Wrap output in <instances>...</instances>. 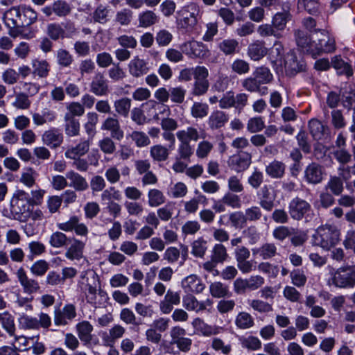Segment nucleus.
Listing matches in <instances>:
<instances>
[{
	"label": "nucleus",
	"mask_w": 355,
	"mask_h": 355,
	"mask_svg": "<svg viewBox=\"0 0 355 355\" xmlns=\"http://www.w3.org/2000/svg\"><path fill=\"white\" fill-rule=\"evenodd\" d=\"M76 332L78 338L83 345L89 344L92 340V331L94 330L93 325L87 320L78 322L76 325Z\"/></svg>",
	"instance_id": "obj_25"
},
{
	"label": "nucleus",
	"mask_w": 355,
	"mask_h": 355,
	"mask_svg": "<svg viewBox=\"0 0 355 355\" xmlns=\"http://www.w3.org/2000/svg\"><path fill=\"white\" fill-rule=\"evenodd\" d=\"M207 250V243L203 238H199L191 244V254L199 258H202Z\"/></svg>",
	"instance_id": "obj_56"
},
{
	"label": "nucleus",
	"mask_w": 355,
	"mask_h": 355,
	"mask_svg": "<svg viewBox=\"0 0 355 355\" xmlns=\"http://www.w3.org/2000/svg\"><path fill=\"white\" fill-rule=\"evenodd\" d=\"M249 95L245 93H238L234 94L232 91H228L223 94L219 101V107L221 109L235 108L241 112L248 104Z\"/></svg>",
	"instance_id": "obj_8"
},
{
	"label": "nucleus",
	"mask_w": 355,
	"mask_h": 355,
	"mask_svg": "<svg viewBox=\"0 0 355 355\" xmlns=\"http://www.w3.org/2000/svg\"><path fill=\"white\" fill-rule=\"evenodd\" d=\"M71 11V6L63 0H57L52 4L42 8V12L48 17H51L53 14L59 17H64L69 15Z\"/></svg>",
	"instance_id": "obj_12"
},
{
	"label": "nucleus",
	"mask_w": 355,
	"mask_h": 355,
	"mask_svg": "<svg viewBox=\"0 0 355 355\" xmlns=\"http://www.w3.org/2000/svg\"><path fill=\"white\" fill-rule=\"evenodd\" d=\"M89 142L87 139H81L75 146H69L64 153L68 159H75L85 155L89 149Z\"/></svg>",
	"instance_id": "obj_28"
},
{
	"label": "nucleus",
	"mask_w": 355,
	"mask_h": 355,
	"mask_svg": "<svg viewBox=\"0 0 355 355\" xmlns=\"http://www.w3.org/2000/svg\"><path fill=\"white\" fill-rule=\"evenodd\" d=\"M31 207L30 193L23 189L16 190L10 200V211L14 218L26 220L30 215Z\"/></svg>",
	"instance_id": "obj_4"
},
{
	"label": "nucleus",
	"mask_w": 355,
	"mask_h": 355,
	"mask_svg": "<svg viewBox=\"0 0 355 355\" xmlns=\"http://www.w3.org/2000/svg\"><path fill=\"white\" fill-rule=\"evenodd\" d=\"M90 92L97 96L108 94L110 92L108 81L102 73L98 72L92 78L90 83Z\"/></svg>",
	"instance_id": "obj_19"
},
{
	"label": "nucleus",
	"mask_w": 355,
	"mask_h": 355,
	"mask_svg": "<svg viewBox=\"0 0 355 355\" xmlns=\"http://www.w3.org/2000/svg\"><path fill=\"white\" fill-rule=\"evenodd\" d=\"M254 255L258 254L263 259H269L277 254V247L274 243H266L259 248L252 250Z\"/></svg>",
	"instance_id": "obj_34"
},
{
	"label": "nucleus",
	"mask_w": 355,
	"mask_h": 355,
	"mask_svg": "<svg viewBox=\"0 0 355 355\" xmlns=\"http://www.w3.org/2000/svg\"><path fill=\"white\" fill-rule=\"evenodd\" d=\"M148 204L150 207H157L164 204L166 197L163 192L157 189H150L148 191Z\"/></svg>",
	"instance_id": "obj_46"
},
{
	"label": "nucleus",
	"mask_w": 355,
	"mask_h": 355,
	"mask_svg": "<svg viewBox=\"0 0 355 355\" xmlns=\"http://www.w3.org/2000/svg\"><path fill=\"white\" fill-rule=\"evenodd\" d=\"M101 129L110 132L111 137L117 141H121L123 138L124 132L115 114L107 117L102 123Z\"/></svg>",
	"instance_id": "obj_15"
},
{
	"label": "nucleus",
	"mask_w": 355,
	"mask_h": 355,
	"mask_svg": "<svg viewBox=\"0 0 355 355\" xmlns=\"http://www.w3.org/2000/svg\"><path fill=\"white\" fill-rule=\"evenodd\" d=\"M268 53V49L265 46L264 42L256 40L251 43L247 50L248 57L253 61L261 60Z\"/></svg>",
	"instance_id": "obj_26"
},
{
	"label": "nucleus",
	"mask_w": 355,
	"mask_h": 355,
	"mask_svg": "<svg viewBox=\"0 0 355 355\" xmlns=\"http://www.w3.org/2000/svg\"><path fill=\"white\" fill-rule=\"evenodd\" d=\"M31 66L35 76L44 78L49 76L50 64L46 60L33 59L31 61Z\"/></svg>",
	"instance_id": "obj_32"
},
{
	"label": "nucleus",
	"mask_w": 355,
	"mask_h": 355,
	"mask_svg": "<svg viewBox=\"0 0 355 355\" xmlns=\"http://www.w3.org/2000/svg\"><path fill=\"white\" fill-rule=\"evenodd\" d=\"M332 284L341 288L355 286V265L338 268L332 276Z\"/></svg>",
	"instance_id": "obj_7"
},
{
	"label": "nucleus",
	"mask_w": 355,
	"mask_h": 355,
	"mask_svg": "<svg viewBox=\"0 0 355 355\" xmlns=\"http://www.w3.org/2000/svg\"><path fill=\"white\" fill-rule=\"evenodd\" d=\"M38 318L22 314L18 318L19 329L24 330H38L40 328L48 329L51 325V317L45 313H40Z\"/></svg>",
	"instance_id": "obj_6"
},
{
	"label": "nucleus",
	"mask_w": 355,
	"mask_h": 355,
	"mask_svg": "<svg viewBox=\"0 0 355 355\" xmlns=\"http://www.w3.org/2000/svg\"><path fill=\"white\" fill-rule=\"evenodd\" d=\"M58 118L57 113L49 108H44L40 112L32 113L33 123L37 126H42L44 124L52 123Z\"/></svg>",
	"instance_id": "obj_23"
},
{
	"label": "nucleus",
	"mask_w": 355,
	"mask_h": 355,
	"mask_svg": "<svg viewBox=\"0 0 355 355\" xmlns=\"http://www.w3.org/2000/svg\"><path fill=\"white\" fill-rule=\"evenodd\" d=\"M64 119L66 121L64 128L66 135L69 137L78 135L80 131V123L78 121L69 114H66Z\"/></svg>",
	"instance_id": "obj_55"
},
{
	"label": "nucleus",
	"mask_w": 355,
	"mask_h": 355,
	"mask_svg": "<svg viewBox=\"0 0 355 355\" xmlns=\"http://www.w3.org/2000/svg\"><path fill=\"white\" fill-rule=\"evenodd\" d=\"M3 20L5 25L10 30L15 27L21 26V20L19 8L12 7L7 10L3 14Z\"/></svg>",
	"instance_id": "obj_30"
},
{
	"label": "nucleus",
	"mask_w": 355,
	"mask_h": 355,
	"mask_svg": "<svg viewBox=\"0 0 355 355\" xmlns=\"http://www.w3.org/2000/svg\"><path fill=\"white\" fill-rule=\"evenodd\" d=\"M231 69L238 75L248 73L250 70V64L245 60L236 58L231 64Z\"/></svg>",
	"instance_id": "obj_57"
},
{
	"label": "nucleus",
	"mask_w": 355,
	"mask_h": 355,
	"mask_svg": "<svg viewBox=\"0 0 355 355\" xmlns=\"http://www.w3.org/2000/svg\"><path fill=\"white\" fill-rule=\"evenodd\" d=\"M290 17L291 14L288 11L278 12L272 17V25L276 31L280 33L285 29Z\"/></svg>",
	"instance_id": "obj_45"
},
{
	"label": "nucleus",
	"mask_w": 355,
	"mask_h": 355,
	"mask_svg": "<svg viewBox=\"0 0 355 355\" xmlns=\"http://www.w3.org/2000/svg\"><path fill=\"white\" fill-rule=\"evenodd\" d=\"M210 258L223 264L230 257L226 247L223 243H216L210 252Z\"/></svg>",
	"instance_id": "obj_38"
},
{
	"label": "nucleus",
	"mask_w": 355,
	"mask_h": 355,
	"mask_svg": "<svg viewBox=\"0 0 355 355\" xmlns=\"http://www.w3.org/2000/svg\"><path fill=\"white\" fill-rule=\"evenodd\" d=\"M133 17V12L128 8H123L117 12L115 16V21L121 26L130 24Z\"/></svg>",
	"instance_id": "obj_64"
},
{
	"label": "nucleus",
	"mask_w": 355,
	"mask_h": 355,
	"mask_svg": "<svg viewBox=\"0 0 355 355\" xmlns=\"http://www.w3.org/2000/svg\"><path fill=\"white\" fill-rule=\"evenodd\" d=\"M57 226L59 230L64 232H74L76 236L83 239V240L76 238L71 239L70 246L64 254L67 259L71 261L81 259L88 239L89 229L87 226L82 223L77 216H71L67 221L58 223Z\"/></svg>",
	"instance_id": "obj_1"
},
{
	"label": "nucleus",
	"mask_w": 355,
	"mask_h": 355,
	"mask_svg": "<svg viewBox=\"0 0 355 355\" xmlns=\"http://www.w3.org/2000/svg\"><path fill=\"white\" fill-rule=\"evenodd\" d=\"M158 16L151 10L141 12L138 15L139 27L148 28L158 22Z\"/></svg>",
	"instance_id": "obj_42"
},
{
	"label": "nucleus",
	"mask_w": 355,
	"mask_h": 355,
	"mask_svg": "<svg viewBox=\"0 0 355 355\" xmlns=\"http://www.w3.org/2000/svg\"><path fill=\"white\" fill-rule=\"evenodd\" d=\"M209 112V105L207 103L195 102L191 108V114L193 118L202 119Z\"/></svg>",
	"instance_id": "obj_62"
},
{
	"label": "nucleus",
	"mask_w": 355,
	"mask_h": 355,
	"mask_svg": "<svg viewBox=\"0 0 355 355\" xmlns=\"http://www.w3.org/2000/svg\"><path fill=\"white\" fill-rule=\"evenodd\" d=\"M150 155L154 161L164 162L169 156V150L163 145L156 144L150 147Z\"/></svg>",
	"instance_id": "obj_47"
},
{
	"label": "nucleus",
	"mask_w": 355,
	"mask_h": 355,
	"mask_svg": "<svg viewBox=\"0 0 355 355\" xmlns=\"http://www.w3.org/2000/svg\"><path fill=\"white\" fill-rule=\"evenodd\" d=\"M294 35L297 46L303 51L311 55L314 41L311 40L310 36L306 32L300 29L295 30Z\"/></svg>",
	"instance_id": "obj_31"
},
{
	"label": "nucleus",
	"mask_w": 355,
	"mask_h": 355,
	"mask_svg": "<svg viewBox=\"0 0 355 355\" xmlns=\"http://www.w3.org/2000/svg\"><path fill=\"white\" fill-rule=\"evenodd\" d=\"M319 35L311 50V55L316 57L323 53H331L335 51L336 45L334 37L327 30H319Z\"/></svg>",
	"instance_id": "obj_5"
},
{
	"label": "nucleus",
	"mask_w": 355,
	"mask_h": 355,
	"mask_svg": "<svg viewBox=\"0 0 355 355\" xmlns=\"http://www.w3.org/2000/svg\"><path fill=\"white\" fill-rule=\"evenodd\" d=\"M47 34L53 40H58L60 37H69L70 36L65 35L63 28L57 23H51L47 26Z\"/></svg>",
	"instance_id": "obj_60"
},
{
	"label": "nucleus",
	"mask_w": 355,
	"mask_h": 355,
	"mask_svg": "<svg viewBox=\"0 0 355 355\" xmlns=\"http://www.w3.org/2000/svg\"><path fill=\"white\" fill-rule=\"evenodd\" d=\"M129 73L134 78H140L148 73L150 67L147 60L135 56L128 65Z\"/></svg>",
	"instance_id": "obj_18"
},
{
	"label": "nucleus",
	"mask_w": 355,
	"mask_h": 355,
	"mask_svg": "<svg viewBox=\"0 0 355 355\" xmlns=\"http://www.w3.org/2000/svg\"><path fill=\"white\" fill-rule=\"evenodd\" d=\"M132 101L128 97H123L114 102L116 114L123 117H128L130 111Z\"/></svg>",
	"instance_id": "obj_43"
},
{
	"label": "nucleus",
	"mask_w": 355,
	"mask_h": 355,
	"mask_svg": "<svg viewBox=\"0 0 355 355\" xmlns=\"http://www.w3.org/2000/svg\"><path fill=\"white\" fill-rule=\"evenodd\" d=\"M182 288L187 293L199 294L205 288V284L196 275H190L182 280Z\"/></svg>",
	"instance_id": "obj_20"
},
{
	"label": "nucleus",
	"mask_w": 355,
	"mask_h": 355,
	"mask_svg": "<svg viewBox=\"0 0 355 355\" xmlns=\"http://www.w3.org/2000/svg\"><path fill=\"white\" fill-rule=\"evenodd\" d=\"M285 164L277 160H274L266 167V174L272 178H281L285 173Z\"/></svg>",
	"instance_id": "obj_40"
},
{
	"label": "nucleus",
	"mask_w": 355,
	"mask_h": 355,
	"mask_svg": "<svg viewBox=\"0 0 355 355\" xmlns=\"http://www.w3.org/2000/svg\"><path fill=\"white\" fill-rule=\"evenodd\" d=\"M234 323L238 329L245 330L250 329L254 325V320L250 313L241 311L236 315Z\"/></svg>",
	"instance_id": "obj_35"
},
{
	"label": "nucleus",
	"mask_w": 355,
	"mask_h": 355,
	"mask_svg": "<svg viewBox=\"0 0 355 355\" xmlns=\"http://www.w3.org/2000/svg\"><path fill=\"white\" fill-rule=\"evenodd\" d=\"M252 156L245 151L231 156L228 159L229 166L237 173L244 171L251 164Z\"/></svg>",
	"instance_id": "obj_13"
},
{
	"label": "nucleus",
	"mask_w": 355,
	"mask_h": 355,
	"mask_svg": "<svg viewBox=\"0 0 355 355\" xmlns=\"http://www.w3.org/2000/svg\"><path fill=\"white\" fill-rule=\"evenodd\" d=\"M310 210V204L299 197L293 198L288 204V213L296 220H302Z\"/></svg>",
	"instance_id": "obj_10"
},
{
	"label": "nucleus",
	"mask_w": 355,
	"mask_h": 355,
	"mask_svg": "<svg viewBox=\"0 0 355 355\" xmlns=\"http://www.w3.org/2000/svg\"><path fill=\"white\" fill-rule=\"evenodd\" d=\"M209 292L213 297L223 298L230 295L228 286L220 282H214L209 285Z\"/></svg>",
	"instance_id": "obj_48"
},
{
	"label": "nucleus",
	"mask_w": 355,
	"mask_h": 355,
	"mask_svg": "<svg viewBox=\"0 0 355 355\" xmlns=\"http://www.w3.org/2000/svg\"><path fill=\"white\" fill-rule=\"evenodd\" d=\"M16 277L24 293L31 295L36 293L40 290L39 282L36 279L28 277L22 267L17 270Z\"/></svg>",
	"instance_id": "obj_11"
},
{
	"label": "nucleus",
	"mask_w": 355,
	"mask_h": 355,
	"mask_svg": "<svg viewBox=\"0 0 355 355\" xmlns=\"http://www.w3.org/2000/svg\"><path fill=\"white\" fill-rule=\"evenodd\" d=\"M342 103L345 107L351 109L355 105V92L351 85L345 86L340 90Z\"/></svg>",
	"instance_id": "obj_50"
},
{
	"label": "nucleus",
	"mask_w": 355,
	"mask_h": 355,
	"mask_svg": "<svg viewBox=\"0 0 355 355\" xmlns=\"http://www.w3.org/2000/svg\"><path fill=\"white\" fill-rule=\"evenodd\" d=\"M180 49L191 58H204L207 56L209 50L202 42L192 40L184 42Z\"/></svg>",
	"instance_id": "obj_9"
},
{
	"label": "nucleus",
	"mask_w": 355,
	"mask_h": 355,
	"mask_svg": "<svg viewBox=\"0 0 355 355\" xmlns=\"http://www.w3.org/2000/svg\"><path fill=\"white\" fill-rule=\"evenodd\" d=\"M76 315V309L73 304H65L62 310L55 311L54 323L57 326H65L69 321L73 320Z\"/></svg>",
	"instance_id": "obj_14"
},
{
	"label": "nucleus",
	"mask_w": 355,
	"mask_h": 355,
	"mask_svg": "<svg viewBox=\"0 0 355 355\" xmlns=\"http://www.w3.org/2000/svg\"><path fill=\"white\" fill-rule=\"evenodd\" d=\"M248 304L254 311L259 313H267L272 311V305L261 300H248Z\"/></svg>",
	"instance_id": "obj_59"
},
{
	"label": "nucleus",
	"mask_w": 355,
	"mask_h": 355,
	"mask_svg": "<svg viewBox=\"0 0 355 355\" xmlns=\"http://www.w3.org/2000/svg\"><path fill=\"white\" fill-rule=\"evenodd\" d=\"M194 148L190 143L180 142L175 157L179 159H183L186 162H190L191 156L193 155Z\"/></svg>",
	"instance_id": "obj_54"
},
{
	"label": "nucleus",
	"mask_w": 355,
	"mask_h": 355,
	"mask_svg": "<svg viewBox=\"0 0 355 355\" xmlns=\"http://www.w3.org/2000/svg\"><path fill=\"white\" fill-rule=\"evenodd\" d=\"M304 178L307 183L318 184L323 180L322 166L315 162L309 164L304 170Z\"/></svg>",
	"instance_id": "obj_22"
},
{
	"label": "nucleus",
	"mask_w": 355,
	"mask_h": 355,
	"mask_svg": "<svg viewBox=\"0 0 355 355\" xmlns=\"http://www.w3.org/2000/svg\"><path fill=\"white\" fill-rule=\"evenodd\" d=\"M191 324L198 333L205 336H209L218 334L216 328L208 325L200 318H195Z\"/></svg>",
	"instance_id": "obj_41"
},
{
	"label": "nucleus",
	"mask_w": 355,
	"mask_h": 355,
	"mask_svg": "<svg viewBox=\"0 0 355 355\" xmlns=\"http://www.w3.org/2000/svg\"><path fill=\"white\" fill-rule=\"evenodd\" d=\"M71 241V238H68L65 234L62 232H55L49 237V243L54 248H62L67 246Z\"/></svg>",
	"instance_id": "obj_44"
},
{
	"label": "nucleus",
	"mask_w": 355,
	"mask_h": 355,
	"mask_svg": "<svg viewBox=\"0 0 355 355\" xmlns=\"http://www.w3.org/2000/svg\"><path fill=\"white\" fill-rule=\"evenodd\" d=\"M285 71L286 75L293 76L296 73L305 69V64L303 62H298L295 56L285 61Z\"/></svg>",
	"instance_id": "obj_49"
},
{
	"label": "nucleus",
	"mask_w": 355,
	"mask_h": 355,
	"mask_svg": "<svg viewBox=\"0 0 355 355\" xmlns=\"http://www.w3.org/2000/svg\"><path fill=\"white\" fill-rule=\"evenodd\" d=\"M331 65L340 75L349 77L353 75V69L348 62L343 60L340 55H336L331 58Z\"/></svg>",
	"instance_id": "obj_33"
},
{
	"label": "nucleus",
	"mask_w": 355,
	"mask_h": 355,
	"mask_svg": "<svg viewBox=\"0 0 355 355\" xmlns=\"http://www.w3.org/2000/svg\"><path fill=\"white\" fill-rule=\"evenodd\" d=\"M211 302L207 299L205 301H199L198 299L191 293L185 295L182 298V306L189 311H194L196 313H200L205 311L207 306H210Z\"/></svg>",
	"instance_id": "obj_17"
},
{
	"label": "nucleus",
	"mask_w": 355,
	"mask_h": 355,
	"mask_svg": "<svg viewBox=\"0 0 355 355\" xmlns=\"http://www.w3.org/2000/svg\"><path fill=\"white\" fill-rule=\"evenodd\" d=\"M252 75L255 77L260 85L270 83L273 80V75L269 68L265 66L258 67L253 71Z\"/></svg>",
	"instance_id": "obj_39"
},
{
	"label": "nucleus",
	"mask_w": 355,
	"mask_h": 355,
	"mask_svg": "<svg viewBox=\"0 0 355 355\" xmlns=\"http://www.w3.org/2000/svg\"><path fill=\"white\" fill-rule=\"evenodd\" d=\"M38 177L37 172L32 167H27L21 172L19 182L28 188H32L36 184Z\"/></svg>",
	"instance_id": "obj_37"
},
{
	"label": "nucleus",
	"mask_w": 355,
	"mask_h": 355,
	"mask_svg": "<svg viewBox=\"0 0 355 355\" xmlns=\"http://www.w3.org/2000/svg\"><path fill=\"white\" fill-rule=\"evenodd\" d=\"M343 182L338 176H331L325 185L326 191H330L334 195L339 196L343 191Z\"/></svg>",
	"instance_id": "obj_53"
},
{
	"label": "nucleus",
	"mask_w": 355,
	"mask_h": 355,
	"mask_svg": "<svg viewBox=\"0 0 355 355\" xmlns=\"http://www.w3.org/2000/svg\"><path fill=\"white\" fill-rule=\"evenodd\" d=\"M175 136L179 142L190 143L191 141H197L200 139H205L206 133L203 130L199 131L195 127L188 126L184 129L178 130Z\"/></svg>",
	"instance_id": "obj_16"
},
{
	"label": "nucleus",
	"mask_w": 355,
	"mask_h": 355,
	"mask_svg": "<svg viewBox=\"0 0 355 355\" xmlns=\"http://www.w3.org/2000/svg\"><path fill=\"white\" fill-rule=\"evenodd\" d=\"M49 269V263L44 259L35 261L30 268L31 272L37 277L44 276Z\"/></svg>",
	"instance_id": "obj_63"
},
{
	"label": "nucleus",
	"mask_w": 355,
	"mask_h": 355,
	"mask_svg": "<svg viewBox=\"0 0 355 355\" xmlns=\"http://www.w3.org/2000/svg\"><path fill=\"white\" fill-rule=\"evenodd\" d=\"M309 128L314 139L320 140L324 137L326 128L319 120L311 119L309 122Z\"/></svg>",
	"instance_id": "obj_52"
},
{
	"label": "nucleus",
	"mask_w": 355,
	"mask_h": 355,
	"mask_svg": "<svg viewBox=\"0 0 355 355\" xmlns=\"http://www.w3.org/2000/svg\"><path fill=\"white\" fill-rule=\"evenodd\" d=\"M3 329L8 333V334L12 337L15 334L16 327L15 324L14 317L6 311L1 313V319L0 320Z\"/></svg>",
	"instance_id": "obj_51"
},
{
	"label": "nucleus",
	"mask_w": 355,
	"mask_h": 355,
	"mask_svg": "<svg viewBox=\"0 0 355 355\" xmlns=\"http://www.w3.org/2000/svg\"><path fill=\"white\" fill-rule=\"evenodd\" d=\"M214 148V144L208 140L200 141L196 150V155L200 159H204L208 157Z\"/></svg>",
	"instance_id": "obj_58"
},
{
	"label": "nucleus",
	"mask_w": 355,
	"mask_h": 355,
	"mask_svg": "<svg viewBox=\"0 0 355 355\" xmlns=\"http://www.w3.org/2000/svg\"><path fill=\"white\" fill-rule=\"evenodd\" d=\"M66 178L70 181L69 187L77 191H85L89 188L88 182L85 178L73 170L66 173Z\"/></svg>",
	"instance_id": "obj_27"
},
{
	"label": "nucleus",
	"mask_w": 355,
	"mask_h": 355,
	"mask_svg": "<svg viewBox=\"0 0 355 355\" xmlns=\"http://www.w3.org/2000/svg\"><path fill=\"white\" fill-rule=\"evenodd\" d=\"M340 230L334 225L320 226L312 235L311 243L314 246L329 251L340 241Z\"/></svg>",
	"instance_id": "obj_2"
},
{
	"label": "nucleus",
	"mask_w": 355,
	"mask_h": 355,
	"mask_svg": "<svg viewBox=\"0 0 355 355\" xmlns=\"http://www.w3.org/2000/svg\"><path fill=\"white\" fill-rule=\"evenodd\" d=\"M228 121L229 116L227 113L221 110H215L209 115L207 124L211 130H214L224 127Z\"/></svg>",
	"instance_id": "obj_24"
},
{
	"label": "nucleus",
	"mask_w": 355,
	"mask_h": 355,
	"mask_svg": "<svg viewBox=\"0 0 355 355\" xmlns=\"http://www.w3.org/2000/svg\"><path fill=\"white\" fill-rule=\"evenodd\" d=\"M63 139L62 133L55 128L46 130L42 135V142L51 148H57L60 146Z\"/></svg>",
	"instance_id": "obj_21"
},
{
	"label": "nucleus",
	"mask_w": 355,
	"mask_h": 355,
	"mask_svg": "<svg viewBox=\"0 0 355 355\" xmlns=\"http://www.w3.org/2000/svg\"><path fill=\"white\" fill-rule=\"evenodd\" d=\"M177 24L187 32L193 30L202 18V11L196 3H189L178 12Z\"/></svg>",
	"instance_id": "obj_3"
},
{
	"label": "nucleus",
	"mask_w": 355,
	"mask_h": 355,
	"mask_svg": "<svg viewBox=\"0 0 355 355\" xmlns=\"http://www.w3.org/2000/svg\"><path fill=\"white\" fill-rule=\"evenodd\" d=\"M21 26H28L35 23L37 19V13L30 6H19Z\"/></svg>",
	"instance_id": "obj_36"
},
{
	"label": "nucleus",
	"mask_w": 355,
	"mask_h": 355,
	"mask_svg": "<svg viewBox=\"0 0 355 355\" xmlns=\"http://www.w3.org/2000/svg\"><path fill=\"white\" fill-rule=\"evenodd\" d=\"M30 254L28 258L33 260L35 257L40 256L46 252V246L44 243L38 241H31L28 245Z\"/></svg>",
	"instance_id": "obj_61"
},
{
	"label": "nucleus",
	"mask_w": 355,
	"mask_h": 355,
	"mask_svg": "<svg viewBox=\"0 0 355 355\" xmlns=\"http://www.w3.org/2000/svg\"><path fill=\"white\" fill-rule=\"evenodd\" d=\"M217 47L225 55H234L239 52V42L234 38H226L220 41Z\"/></svg>",
	"instance_id": "obj_29"
}]
</instances>
